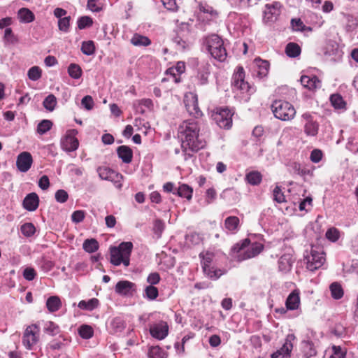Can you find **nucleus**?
<instances>
[{
  "label": "nucleus",
  "mask_w": 358,
  "mask_h": 358,
  "mask_svg": "<svg viewBox=\"0 0 358 358\" xmlns=\"http://www.w3.org/2000/svg\"><path fill=\"white\" fill-rule=\"evenodd\" d=\"M200 127L199 122L194 120L183 121L178 127V136L181 141V147L183 151L188 155V151L194 152L203 148L206 141L199 134Z\"/></svg>",
  "instance_id": "1"
},
{
  "label": "nucleus",
  "mask_w": 358,
  "mask_h": 358,
  "mask_svg": "<svg viewBox=\"0 0 358 358\" xmlns=\"http://www.w3.org/2000/svg\"><path fill=\"white\" fill-rule=\"evenodd\" d=\"M264 249V245L261 243H251L248 238L243 240L241 243H236L232 248L234 252L238 255L237 259L238 261H244L257 256Z\"/></svg>",
  "instance_id": "2"
},
{
  "label": "nucleus",
  "mask_w": 358,
  "mask_h": 358,
  "mask_svg": "<svg viewBox=\"0 0 358 358\" xmlns=\"http://www.w3.org/2000/svg\"><path fill=\"white\" fill-rule=\"evenodd\" d=\"M133 250L131 242H122L117 247L110 248V263L114 266L122 264L125 267L130 264V257Z\"/></svg>",
  "instance_id": "3"
},
{
  "label": "nucleus",
  "mask_w": 358,
  "mask_h": 358,
  "mask_svg": "<svg viewBox=\"0 0 358 358\" xmlns=\"http://www.w3.org/2000/svg\"><path fill=\"white\" fill-rule=\"evenodd\" d=\"M204 43L212 57L219 62H224L227 56L224 41L218 35L211 34L205 38Z\"/></svg>",
  "instance_id": "4"
},
{
  "label": "nucleus",
  "mask_w": 358,
  "mask_h": 358,
  "mask_svg": "<svg viewBox=\"0 0 358 358\" xmlns=\"http://www.w3.org/2000/svg\"><path fill=\"white\" fill-rule=\"evenodd\" d=\"M271 109L274 116L283 121L292 120L296 115L294 106L289 102L282 100L275 101L271 105Z\"/></svg>",
  "instance_id": "5"
},
{
  "label": "nucleus",
  "mask_w": 358,
  "mask_h": 358,
  "mask_svg": "<svg viewBox=\"0 0 358 358\" xmlns=\"http://www.w3.org/2000/svg\"><path fill=\"white\" fill-rule=\"evenodd\" d=\"M40 329L39 327L33 324L28 326L23 334L22 344L27 350H32L39 341Z\"/></svg>",
  "instance_id": "6"
},
{
  "label": "nucleus",
  "mask_w": 358,
  "mask_h": 358,
  "mask_svg": "<svg viewBox=\"0 0 358 358\" xmlns=\"http://www.w3.org/2000/svg\"><path fill=\"white\" fill-rule=\"evenodd\" d=\"M233 113L227 108H217L212 115L213 120L220 128L229 129L232 125Z\"/></svg>",
  "instance_id": "7"
},
{
  "label": "nucleus",
  "mask_w": 358,
  "mask_h": 358,
  "mask_svg": "<svg viewBox=\"0 0 358 358\" xmlns=\"http://www.w3.org/2000/svg\"><path fill=\"white\" fill-rule=\"evenodd\" d=\"M245 73L243 67L239 66L233 76L232 85L235 90H240L241 93H252L253 90L248 82L244 80Z\"/></svg>",
  "instance_id": "8"
},
{
  "label": "nucleus",
  "mask_w": 358,
  "mask_h": 358,
  "mask_svg": "<svg viewBox=\"0 0 358 358\" xmlns=\"http://www.w3.org/2000/svg\"><path fill=\"white\" fill-rule=\"evenodd\" d=\"M304 257L306 261V267L311 271H314L320 268L325 261L324 253L313 248L310 254H307Z\"/></svg>",
  "instance_id": "9"
},
{
  "label": "nucleus",
  "mask_w": 358,
  "mask_h": 358,
  "mask_svg": "<svg viewBox=\"0 0 358 358\" xmlns=\"http://www.w3.org/2000/svg\"><path fill=\"white\" fill-rule=\"evenodd\" d=\"M97 172L101 179L111 181L119 189L122 187V180L123 178L122 174L106 166L99 167Z\"/></svg>",
  "instance_id": "10"
},
{
  "label": "nucleus",
  "mask_w": 358,
  "mask_h": 358,
  "mask_svg": "<svg viewBox=\"0 0 358 358\" xmlns=\"http://www.w3.org/2000/svg\"><path fill=\"white\" fill-rule=\"evenodd\" d=\"M186 109L190 115L198 118L202 115V112L198 106L197 95L192 92L185 94L184 100Z\"/></svg>",
  "instance_id": "11"
},
{
  "label": "nucleus",
  "mask_w": 358,
  "mask_h": 358,
  "mask_svg": "<svg viewBox=\"0 0 358 358\" xmlns=\"http://www.w3.org/2000/svg\"><path fill=\"white\" fill-rule=\"evenodd\" d=\"M76 131L74 129L67 131L66 135L61 139L62 148L66 152H72L78 149L79 143L75 137Z\"/></svg>",
  "instance_id": "12"
},
{
  "label": "nucleus",
  "mask_w": 358,
  "mask_h": 358,
  "mask_svg": "<svg viewBox=\"0 0 358 358\" xmlns=\"http://www.w3.org/2000/svg\"><path fill=\"white\" fill-rule=\"evenodd\" d=\"M303 122L304 132L308 136H317L319 130V124L314 120L313 116L308 113H303L301 116Z\"/></svg>",
  "instance_id": "13"
},
{
  "label": "nucleus",
  "mask_w": 358,
  "mask_h": 358,
  "mask_svg": "<svg viewBox=\"0 0 358 358\" xmlns=\"http://www.w3.org/2000/svg\"><path fill=\"white\" fill-rule=\"evenodd\" d=\"M151 336L158 340L164 339L169 334V326L166 322L160 321L150 327Z\"/></svg>",
  "instance_id": "14"
},
{
  "label": "nucleus",
  "mask_w": 358,
  "mask_h": 358,
  "mask_svg": "<svg viewBox=\"0 0 358 358\" xmlns=\"http://www.w3.org/2000/svg\"><path fill=\"white\" fill-rule=\"evenodd\" d=\"M294 339V336L289 334L287 336L285 343L276 352L271 355V358H289L290 353L293 348L292 341Z\"/></svg>",
  "instance_id": "15"
},
{
  "label": "nucleus",
  "mask_w": 358,
  "mask_h": 358,
  "mask_svg": "<svg viewBox=\"0 0 358 358\" xmlns=\"http://www.w3.org/2000/svg\"><path fill=\"white\" fill-rule=\"evenodd\" d=\"M33 163L31 155L28 152H21L17 157L16 166L18 170L25 173L28 171Z\"/></svg>",
  "instance_id": "16"
},
{
  "label": "nucleus",
  "mask_w": 358,
  "mask_h": 358,
  "mask_svg": "<svg viewBox=\"0 0 358 358\" xmlns=\"http://www.w3.org/2000/svg\"><path fill=\"white\" fill-rule=\"evenodd\" d=\"M281 5L279 2L266 4L264 11V19L267 22L275 21L280 14Z\"/></svg>",
  "instance_id": "17"
},
{
  "label": "nucleus",
  "mask_w": 358,
  "mask_h": 358,
  "mask_svg": "<svg viewBox=\"0 0 358 358\" xmlns=\"http://www.w3.org/2000/svg\"><path fill=\"white\" fill-rule=\"evenodd\" d=\"M135 284L130 281L120 280L116 284L115 291L120 295L128 296L132 294L133 292L135 291Z\"/></svg>",
  "instance_id": "18"
},
{
  "label": "nucleus",
  "mask_w": 358,
  "mask_h": 358,
  "mask_svg": "<svg viewBox=\"0 0 358 358\" xmlns=\"http://www.w3.org/2000/svg\"><path fill=\"white\" fill-rule=\"evenodd\" d=\"M300 81L304 87L310 90H314L321 87V82L315 76H302Z\"/></svg>",
  "instance_id": "19"
},
{
  "label": "nucleus",
  "mask_w": 358,
  "mask_h": 358,
  "mask_svg": "<svg viewBox=\"0 0 358 358\" xmlns=\"http://www.w3.org/2000/svg\"><path fill=\"white\" fill-rule=\"evenodd\" d=\"M325 59L330 62L339 61L342 57V52L338 50L336 44L329 45L324 52Z\"/></svg>",
  "instance_id": "20"
},
{
  "label": "nucleus",
  "mask_w": 358,
  "mask_h": 358,
  "mask_svg": "<svg viewBox=\"0 0 358 358\" xmlns=\"http://www.w3.org/2000/svg\"><path fill=\"white\" fill-rule=\"evenodd\" d=\"M39 199L36 193H30L23 200V207L29 211H34L38 206Z\"/></svg>",
  "instance_id": "21"
},
{
  "label": "nucleus",
  "mask_w": 358,
  "mask_h": 358,
  "mask_svg": "<svg viewBox=\"0 0 358 358\" xmlns=\"http://www.w3.org/2000/svg\"><path fill=\"white\" fill-rule=\"evenodd\" d=\"M294 259L292 255L285 254L278 260V268L283 273L289 271L292 267Z\"/></svg>",
  "instance_id": "22"
},
{
  "label": "nucleus",
  "mask_w": 358,
  "mask_h": 358,
  "mask_svg": "<svg viewBox=\"0 0 358 358\" xmlns=\"http://www.w3.org/2000/svg\"><path fill=\"white\" fill-rule=\"evenodd\" d=\"M255 67L257 68L255 69V72L256 73L257 76L260 78L266 76L269 68L268 62L262 60L261 59H255Z\"/></svg>",
  "instance_id": "23"
},
{
  "label": "nucleus",
  "mask_w": 358,
  "mask_h": 358,
  "mask_svg": "<svg viewBox=\"0 0 358 358\" xmlns=\"http://www.w3.org/2000/svg\"><path fill=\"white\" fill-rule=\"evenodd\" d=\"M285 305L288 310H294L298 309L300 306L299 292L295 290L291 292L286 299Z\"/></svg>",
  "instance_id": "24"
},
{
  "label": "nucleus",
  "mask_w": 358,
  "mask_h": 358,
  "mask_svg": "<svg viewBox=\"0 0 358 358\" xmlns=\"http://www.w3.org/2000/svg\"><path fill=\"white\" fill-rule=\"evenodd\" d=\"M210 67V65L208 62L201 63L197 76L200 85H205L208 83Z\"/></svg>",
  "instance_id": "25"
},
{
  "label": "nucleus",
  "mask_w": 358,
  "mask_h": 358,
  "mask_svg": "<svg viewBox=\"0 0 358 358\" xmlns=\"http://www.w3.org/2000/svg\"><path fill=\"white\" fill-rule=\"evenodd\" d=\"M118 157L124 163L129 164L131 162L133 152L130 148L126 145H121L117 148Z\"/></svg>",
  "instance_id": "26"
},
{
  "label": "nucleus",
  "mask_w": 358,
  "mask_h": 358,
  "mask_svg": "<svg viewBox=\"0 0 358 358\" xmlns=\"http://www.w3.org/2000/svg\"><path fill=\"white\" fill-rule=\"evenodd\" d=\"M17 17L22 23H30L35 19L34 14L27 8H22L18 10Z\"/></svg>",
  "instance_id": "27"
},
{
  "label": "nucleus",
  "mask_w": 358,
  "mask_h": 358,
  "mask_svg": "<svg viewBox=\"0 0 358 358\" xmlns=\"http://www.w3.org/2000/svg\"><path fill=\"white\" fill-rule=\"evenodd\" d=\"M130 41L134 46H148L151 43V41L147 36L138 34H134Z\"/></svg>",
  "instance_id": "28"
},
{
  "label": "nucleus",
  "mask_w": 358,
  "mask_h": 358,
  "mask_svg": "<svg viewBox=\"0 0 358 358\" xmlns=\"http://www.w3.org/2000/svg\"><path fill=\"white\" fill-rule=\"evenodd\" d=\"M125 327L124 321L120 317H115L110 322V331L113 334L121 333Z\"/></svg>",
  "instance_id": "29"
},
{
  "label": "nucleus",
  "mask_w": 358,
  "mask_h": 358,
  "mask_svg": "<svg viewBox=\"0 0 358 358\" xmlns=\"http://www.w3.org/2000/svg\"><path fill=\"white\" fill-rule=\"evenodd\" d=\"M62 306L59 298L57 296H52L48 299L46 301V306L50 312H55L58 310Z\"/></svg>",
  "instance_id": "30"
},
{
  "label": "nucleus",
  "mask_w": 358,
  "mask_h": 358,
  "mask_svg": "<svg viewBox=\"0 0 358 358\" xmlns=\"http://www.w3.org/2000/svg\"><path fill=\"white\" fill-rule=\"evenodd\" d=\"M239 218L236 216H229L226 218L224 221V227L225 228L230 231H236L239 227Z\"/></svg>",
  "instance_id": "31"
},
{
  "label": "nucleus",
  "mask_w": 358,
  "mask_h": 358,
  "mask_svg": "<svg viewBox=\"0 0 358 358\" xmlns=\"http://www.w3.org/2000/svg\"><path fill=\"white\" fill-rule=\"evenodd\" d=\"M291 25L293 30L295 31L305 32L312 31V28L306 26L300 18L292 19Z\"/></svg>",
  "instance_id": "32"
},
{
  "label": "nucleus",
  "mask_w": 358,
  "mask_h": 358,
  "mask_svg": "<svg viewBox=\"0 0 358 358\" xmlns=\"http://www.w3.org/2000/svg\"><path fill=\"white\" fill-rule=\"evenodd\" d=\"M203 271L209 278L213 280H217L224 274L220 269H216L210 266H203Z\"/></svg>",
  "instance_id": "33"
},
{
  "label": "nucleus",
  "mask_w": 358,
  "mask_h": 358,
  "mask_svg": "<svg viewBox=\"0 0 358 358\" xmlns=\"http://www.w3.org/2000/svg\"><path fill=\"white\" fill-rule=\"evenodd\" d=\"M99 301L98 299L93 298L88 301L82 300L78 303V306L83 310H93L98 306Z\"/></svg>",
  "instance_id": "34"
},
{
  "label": "nucleus",
  "mask_w": 358,
  "mask_h": 358,
  "mask_svg": "<svg viewBox=\"0 0 358 358\" xmlns=\"http://www.w3.org/2000/svg\"><path fill=\"white\" fill-rule=\"evenodd\" d=\"M302 350L304 356L306 358H309L316 355V350L314 348V344L310 341H304L302 342Z\"/></svg>",
  "instance_id": "35"
},
{
  "label": "nucleus",
  "mask_w": 358,
  "mask_h": 358,
  "mask_svg": "<svg viewBox=\"0 0 358 358\" xmlns=\"http://www.w3.org/2000/svg\"><path fill=\"white\" fill-rule=\"evenodd\" d=\"M285 52L289 57H296L301 53V48L297 43H289L286 45Z\"/></svg>",
  "instance_id": "36"
},
{
  "label": "nucleus",
  "mask_w": 358,
  "mask_h": 358,
  "mask_svg": "<svg viewBox=\"0 0 358 358\" xmlns=\"http://www.w3.org/2000/svg\"><path fill=\"white\" fill-rule=\"evenodd\" d=\"M149 358H166L167 353L159 346H152L149 348L148 353Z\"/></svg>",
  "instance_id": "37"
},
{
  "label": "nucleus",
  "mask_w": 358,
  "mask_h": 358,
  "mask_svg": "<svg viewBox=\"0 0 358 358\" xmlns=\"http://www.w3.org/2000/svg\"><path fill=\"white\" fill-rule=\"evenodd\" d=\"M192 188L186 184L181 185L177 190V194L179 196L186 198L187 200L192 199Z\"/></svg>",
  "instance_id": "38"
},
{
  "label": "nucleus",
  "mask_w": 358,
  "mask_h": 358,
  "mask_svg": "<svg viewBox=\"0 0 358 358\" xmlns=\"http://www.w3.org/2000/svg\"><path fill=\"white\" fill-rule=\"evenodd\" d=\"M248 182L252 185H259L262 179V174L258 171H251L245 176Z\"/></svg>",
  "instance_id": "39"
},
{
  "label": "nucleus",
  "mask_w": 358,
  "mask_h": 358,
  "mask_svg": "<svg viewBox=\"0 0 358 358\" xmlns=\"http://www.w3.org/2000/svg\"><path fill=\"white\" fill-rule=\"evenodd\" d=\"M83 248L87 252L92 253L98 250L99 243L96 239H87L84 241Z\"/></svg>",
  "instance_id": "40"
},
{
  "label": "nucleus",
  "mask_w": 358,
  "mask_h": 358,
  "mask_svg": "<svg viewBox=\"0 0 358 358\" xmlns=\"http://www.w3.org/2000/svg\"><path fill=\"white\" fill-rule=\"evenodd\" d=\"M330 101L336 109L345 108V102L343 101V97L338 94H332L330 96Z\"/></svg>",
  "instance_id": "41"
},
{
  "label": "nucleus",
  "mask_w": 358,
  "mask_h": 358,
  "mask_svg": "<svg viewBox=\"0 0 358 358\" xmlns=\"http://www.w3.org/2000/svg\"><path fill=\"white\" fill-rule=\"evenodd\" d=\"M185 65L182 62H178L175 67L169 68L166 71V74L172 75L174 78V80L176 83L179 82V80L176 77L175 72H178V74H180L185 71Z\"/></svg>",
  "instance_id": "42"
},
{
  "label": "nucleus",
  "mask_w": 358,
  "mask_h": 358,
  "mask_svg": "<svg viewBox=\"0 0 358 358\" xmlns=\"http://www.w3.org/2000/svg\"><path fill=\"white\" fill-rule=\"evenodd\" d=\"M43 331L48 334L54 336L60 332V329L57 324L53 322L49 321L45 324Z\"/></svg>",
  "instance_id": "43"
},
{
  "label": "nucleus",
  "mask_w": 358,
  "mask_h": 358,
  "mask_svg": "<svg viewBox=\"0 0 358 358\" xmlns=\"http://www.w3.org/2000/svg\"><path fill=\"white\" fill-rule=\"evenodd\" d=\"M331 296L335 299H340L343 296V290L341 285L338 282H333L330 285Z\"/></svg>",
  "instance_id": "44"
},
{
  "label": "nucleus",
  "mask_w": 358,
  "mask_h": 358,
  "mask_svg": "<svg viewBox=\"0 0 358 358\" xmlns=\"http://www.w3.org/2000/svg\"><path fill=\"white\" fill-rule=\"evenodd\" d=\"M78 333L81 338L89 339L93 336L94 331L90 325L83 324L80 327Z\"/></svg>",
  "instance_id": "45"
},
{
  "label": "nucleus",
  "mask_w": 358,
  "mask_h": 358,
  "mask_svg": "<svg viewBox=\"0 0 358 358\" xmlns=\"http://www.w3.org/2000/svg\"><path fill=\"white\" fill-rule=\"evenodd\" d=\"M81 51L85 55H92L95 52L94 43L92 41H83L81 45Z\"/></svg>",
  "instance_id": "46"
},
{
  "label": "nucleus",
  "mask_w": 358,
  "mask_h": 358,
  "mask_svg": "<svg viewBox=\"0 0 358 358\" xmlns=\"http://www.w3.org/2000/svg\"><path fill=\"white\" fill-rule=\"evenodd\" d=\"M69 75L73 79H78L82 76V69L76 64H71L68 68Z\"/></svg>",
  "instance_id": "47"
},
{
  "label": "nucleus",
  "mask_w": 358,
  "mask_h": 358,
  "mask_svg": "<svg viewBox=\"0 0 358 358\" xmlns=\"http://www.w3.org/2000/svg\"><path fill=\"white\" fill-rule=\"evenodd\" d=\"M44 108L49 110L52 111L57 105V99L55 95L49 94L43 102Z\"/></svg>",
  "instance_id": "48"
},
{
  "label": "nucleus",
  "mask_w": 358,
  "mask_h": 358,
  "mask_svg": "<svg viewBox=\"0 0 358 358\" xmlns=\"http://www.w3.org/2000/svg\"><path fill=\"white\" fill-rule=\"evenodd\" d=\"M159 295V291L157 287L152 285L147 286L144 290V296L149 300H155Z\"/></svg>",
  "instance_id": "49"
},
{
  "label": "nucleus",
  "mask_w": 358,
  "mask_h": 358,
  "mask_svg": "<svg viewBox=\"0 0 358 358\" xmlns=\"http://www.w3.org/2000/svg\"><path fill=\"white\" fill-rule=\"evenodd\" d=\"M52 126V122L48 120H42L37 126V132L40 134H44L48 131Z\"/></svg>",
  "instance_id": "50"
},
{
  "label": "nucleus",
  "mask_w": 358,
  "mask_h": 358,
  "mask_svg": "<svg viewBox=\"0 0 358 358\" xmlns=\"http://www.w3.org/2000/svg\"><path fill=\"white\" fill-rule=\"evenodd\" d=\"M35 231V227L31 222L24 223L21 226V232L24 236L27 237H30L34 235Z\"/></svg>",
  "instance_id": "51"
},
{
  "label": "nucleus",
  "mask_w": 358,
  "mask_h": 358,
  "mask_svg": "<svg viewBox=\"0 0 358 358\" xmlns=\"http://www.w3.org/2000/svg\"><path fill=\"white\" fill-rule=\"evenodd\" d=\"M27 76L30 80L36 81L41 77V70L38 66H33L28 71Z\"/></svg>",
  "instance_id": "52"
},
{
  "label": "nucleus",
  "mask_w": 358,
  "mask_h": 358,
  "mask_svg": "<svg viewBox=\"0 0 358 358\" xmlns=\"http://www.w3.org/2000/svg\"><path fill=\"white\" fill-rule=\"evenodd\" d=\"M93 20L89 16H83L78 20V27L80 29H84L92 25Z\"/></svg>",
  "instance_id": "53"
},
{
  "label": "nucleus",
  "mask_w": 358,
  "mask_h": 358,
  "mask_svg": "<svg viewBox=\"0 0 358 358\" xmlns=\"http://www.w3.org/2000/svg\"><path fill=\"white\" fill-rule=\"evenodd\" d=\"M3 39L9 44H15L17 42V38L13 33L11 28H6L5 29Z\"/></svg>",
  "instance_id": "54"
},
{
  "label": "nucleus",
  "mask_w": 358,
  "mask_h": 358,
  "mask_svg": "<svg viewBox=\"0 0 358 358\" xmlns=\"http://www.w3.org/2000/svg\"><path fill=\"white\" fill-rule=\"evenodd\" d=\"M71 17H64L58 20L59 29L64 32H68L70 26Z\"/></svg>",
  "instance_id": "55"
},
{
  "label": "nucleus",
  "mask_w": 358,
  "mask_h": 358,
  "mask_svg": "<svg viewBox=\"0 0 358 358\" xmlns=\"http://www.w3.org/2000/svg\"><path fill=\"white\" fill-rule=\"evenodd\" d=\"M326 237L328 240L335 242L339 238V231L334 227L330 228L326 232Z\"/></svg>",
  "instance_id": "56"
},
{
  "label": "nucleus",
  "mask_w": 358,
  "mask_h": 358,
  "mask_svg": "<svg viewBox=\"0 0 358 358\" xmlns=\"http://www.w3.org/2000/svg\"><path fill=\"white\" fill-rule=\"evenodd\" d=\"M333 354L329 358H345L346 352L340 346L334 345L332 347Z\"/></svg>",
  "instance_id": "57"
},
{
  "label": "nucleus",
  "mask_w": 358,
  "mask_h": 358,
  "mask_svg": "<svg viewBox=\"0 0 358 358\" xmlns=\"http://www.w3.org/2000/svg\"><path fill=\"white\" fill-rule=\"evenodd\" d=\"M273 196L274 201L278 203H282L285 201V197L280 187L276 186L273 191Z\"/></svg>",
  "instance_id": "58"
},
{
  "label": "nucleus",
  "mask_w": 358,
  "mask_h": 358,
  "mask_svg": "<svg viewBox=\"0 0 358 358\" xmlns=\"http://www.w3.org/2000/svg\"><path fill=\"white\" fill-rule=\"evenodd\" d=\"M199 257L202 259L201 260V265L202 267L203 266H210V263L213 261V255L211 252H206V253H201L199 255Z\"/></svg>",
  "instance_id": "59"
},
{
  "label": "nucleus",
  "mask_w": 358,
  "mask_h": 358,
  "mask_svg": "<svg viewBox=\"0 0 358 358\" xmlns=\"http://www.w3.org/2000/svg\"><path fill=\"white\" fill-rule=\"evenodd\" d=\"M173 43L176 45L178 50H184L189 46V43L183 40L180 36H177L173 39Z\"/></svg>",
  "instance_id": "60"
},
{
  "label": "nucleus",
  "mask_w": 358,
  "mask_h": 358,
  "mask_svg": "<svg viewBox=\"0 0 358 358\" xmlns=\"http://www.w3.org/2000/svg\"><path fill=\"white\" fill-rule=\"evenodd\" d=\"M323 154L322 152L319 149H314L310 156V159L313 163H318L321 161Z\"/></svg>",
  "instance_id": "61"
},
{
  "label": "nucleus",
  "mask_w": 358,
  "mask_h": 358,
  "mask_svg": "<svg viewBox=\"0 0 358 358\" xmlns=\"http://www.w3.org/2000/svg\"><path fill=\"white\" fill-rule=\"evenodd\" d=\"M69 198L68 193L64 189H59L55 193V199L57 202L64 203Z\"/></svg>",
  "instance_id": "62"
},
{
  "label": "nucleus",
  "mask_w": 358,
  "mask_h": 358,
  "mask_svg": "<svg viewBox=\"0 0 358 358\" xmlns=\"http://www.w3.org/2000/svg\"><path fill=\"white\" fill-rule=\"evenodd\" d=\"M160 275L158 273L154 272L149 274L147 278V282L150 284V285H157L160 281Z\"/></svg>",
  "instance_id": "63"
},
{
  "label": "nucleus",
  "mask_w": 358,
  "mask_h": 358,
  "mask_svg": "<svg viewBox=\"0 0 358 358\" xmlns=\"http://www.w3.org/2000/svg\"><path fill=\"white\" fill-rule=\"evenodd\" d=\"M36 271L33 268H26L23 271V277L29 281L33 280L36 277Z\"/></svg>",
  "instance_id": "64"
}]
</instances>
